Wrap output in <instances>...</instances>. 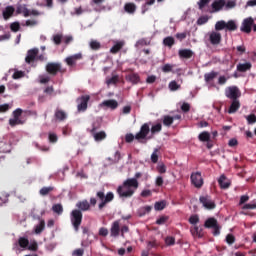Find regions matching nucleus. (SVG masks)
<instances>
[{
  "label": "nucleus",
  "mask_w": 256,
  "mask_h": 256,
  "mask_svg": "<svg viewBox=\"0 0 256 256\" xmlns=\"http://www.w3.org/2000/svg\"><path fill=\"white\" fill-rule=\"evenodd\" d=\"M139 188V182L135 178H128L123 182V185L119 186L117 189V193L120 197H133L135 191Z\"/></svg>",
  "instance_id": "obj_1"
},
{
  "label": "nucleus",
  "mask_w": 256,
  "mask_h": 256,
  "mask_svg": "<svg viewBox=\"0 0 256 256\" xmlns=\"http://www.w3.org/2000/svg\"><path fill=\"white\" fill-rule=\"evenodd\" d=\"M147 135H149V125L144 124L141 127L139 133H137L135 136H133V134H127L126 141H127V143H131V141H133V139H137L138 141H141V139H145V137H147Z\"/></svg>",
  "instance_id": "obj_2"
},
{
  "label": "nucleus",
  "mask_w": 256,
  "mask_h": 256,
  "mask_svg": "<svg viewBox=\"0 0 256 256\" xmlns=\"http://www.w3.org/2000/svg\"><path fill=\"white\" fill-rule=\"evenodd\" d=\"M189 223L192 225V235H194L195 237H203L202 229L197 225V223H199V217L197 215H192L189 218Z\"/></svg>",
  "instance_id": "obj_3"
},
{
  "label": "nucleus",
  "mask_w": 256,
  "mask_h": 256,
  "mask_svg": "<svg viewBox=\"0 0 256 256\" xmlns=\"http://www.w3.org/2000/svg\"><path fill=\"white\" fill-rule=\"evenodd\" d=\"M83 219V214L79 210H73L71 212V223L75 229V231H79V225H81V221Z\"/></svg>",
  "instance_id": "obj_4"
},
{
  "label": "nucleus",
  "mask_w": 256,
  "mask_h": 256,
  "mask_svg": "<svg viewBox=\"0 0 256 256\" xmlns=\"http://www.w3.org/2000/svg\"><path fill=\"white\" fill-rule=\"evenodd\" d=\"M225 95L228 99H233V101H235L241 97V90H239L237 86H230L226 88Z\"/></svg>",
  "instance_id": "obj_5"
},
{
  "label": "nucleus",
  "mask_w": 256,
  "mask_h": 256,
  "mask_svg": "<svg viewBox=\"0 0 256 256\" xmlns=\"http://www.w3.org/2000/svg\"><path fill=\"white\" fill-rule=\"evenodd\" d=\"M204 227H206L207 229H214L213 231V235L217 236L220 234V227L219 224H217V220L215 218H209L208 220H206Z\"/></svg>",
  "instance_id": "obj_6"
},
{
  "label": "nucleus",
  "mask_w": 256,
  "mask_h": 256,
  "mask_svg": "<svg viewBox=\"0 0 256 256\" xmlns=\"http://www.w3.org/2000/svg\"><path fill=\"white\" fill-rule=\"evenodd\" d=\"M97 197H99L101 201V203L99 204V209H103L106 203H110V201H113L114 195L112 192H109L105 196L103 192H98Z\"/></svg>",
  "instance_id": "obj_7"
},
{
  "label": "nucleus",
  "mask_w": 256,
  "mask_h": 256,
  "mask_svg": "<svg viewBox=\"0 0 256 256\" xmlns=\"http://www.w3.org/2000/svg\"><path fill=\"white\" fill-rule=\"evenodd\" d=\"M47 73L49 75H57L59 71H61V64L60 63H55V62H49L46 67H45Z\"/></svg>",
  "instance_id": "obj_8"
},
{
  "label": "nucleus",
  "mask_w": 256,
  "mask_h": 256,
  "mask_svg": "<svg viewBox=\"0 0 256 256\" xmlns=\"http://www.w3.org/2000/svg\"><path fill=\"white\" fill-rule=\"evenodd\" d=\"M191 182L194 187L198 189L203 187V176H201V172H194L191 174Z\"/></svg>",
  "instance_id": "obj_9"
},
{
  "label": "nucleus",
  "mask_w": 256,
  "mask_h": 256,
  "mask_svg": "<svg viewBox=\"0 0 256 256\" xmlns=\"http://www.w3.org/2000/svg\"><path fill=\"white\" fill-rule=\"evenodd\" d=\"M208 37L212 45H219L221 43V33L217 31L209 32Z\"/></svg>",
  "instance_id": "obj_10"
},
{
  "label": "nucleus",
  "mask_w": 256,
  "mask_h": 256,
  "mask_svg": "<svg viewBox=\"0 0 256 256\" xmlns=\"http://www.w3.org/2000/svg\"><path fill=\"white\" fill-rule=\"evenodd\" d=\"M253 26V18L249 17L243 20L241 25V31L244 33H251V27Z\"/></svg>",
  "instance_id": "obj_11"
},
{
  "label": "nucleus",
  "mask_w": 256,
  "mask_h": 256,
  "mask_svg": "<svg viewBox=\"0 0 256 256\" xmlns=\"http://www.w3.org/2000/svg\"><path fill=\"white\" fill-rule=\"evenodd\" d=\"M200 203H202L203 207L206 209H215V202H213L209 196L200 197Z\"/></svg>",
  "instance_id": "obj_12"
},
{
  "label": "nucleus",
  "mask_w": 256,
  "mask_h": 256,
  "mask_svg": "<svg viewBox=\"0 0 256 256\" xmlns=\"http://www.w3.org/2000/svg\"><path fill=\"white\" fill-rule=\"evenodd\" d=\"M103 109H117L119 107V103L116 100H106L103 101L100 105Z\"/></svg>",
  "instance_id": "obj_13"
},
{
  "label": "nucleus",
  "mask_w": 256,
  "mask_h": 256,
  "mask_svg": "<svg viewBox=\"0 0 256 256\" xmlns=\"http://www.w3.org/2000/svg\"><path fill=\"white\" fill-rule=\"evenodd\" d=\"M212 7V13H217L219 11H221V9H223V7H225V0H216L212 3L211 5Z\"/></svg>",
  "instance_id": "obj_14"
},
{
  "label": "nucleus",
  "mask_w": 256,
  "mask_h": 256,
  "mask_svg": "<svg viewBox=\"0 0 256 256\" xmlns=\"http://www.w3.org/2000/svg\"><path fill=\"white\" fill-rule=\"evenodd\" d=\"M120 232H121V226L119 225V221L113 222L110 229L111 237H119Z\"/></svg>",
  "instance_id": "obj_15"
},
{
  "label": "nucleus",
  "mask_w": 256,
  "mask_h": 256,
  "mask_svg": "<svg viewBox=\"0 0 256 256\" xmlns=\"http://www.w3.org/2000/svg\"><path fill=\"white\" fill-rule=\"evenodd\" d=\"M13 13H15V7L7 6L2 12L3 19H5V21L11 19V17H13Z\"/></svg>",
  "instance_id": "obj_16"
},
{
  "label": "nucleus",
  "mask_w": 256,
  "mask_h": 256,
  "mask_svg": "<svg viewBox=\"0 0 256 256\" xmlns=\"http://www.w3.org/2000/svg\"><path fill=\"white\" fill-rule=\"evenodd\" d=\"M36 221L37 223L34 229V233L36 235H40V233H43V231H45V220L37 219Z\"/></svg>",
  "instance_id": "obj_17"
},
{
  "label": "nucleus",
  "mask_w": 256,
  "mask_h": 256,
  "mask_svg": "<svg viewBox=\"0 0 256 256\" xmlns=\"http://www.w3.org/2000/svg\"><path fill=\"white\" fill-rule=\"evenodd\" d=\"M218 183L221 187V189H229L231 186V180L227 179L225 175H221L218 179Z\"/></svg>",
  "instance_id": "obj_18"
},
{
  "label": "nucleus",
  "mask_w": 256,
  "mask_h": 256,
  "mask_svg": "<svg viewBox=\"0 0 256 256\" xmlns=\"http://www.w3.org/2000/svg\"><path fill=\"white\" fill-rule=\"evenodd\" d=\"M16 13L17 15H24V17H29V9H27V6L25 4H17L16 7Z\"/></svg>",
  "instance_id": "obj_19"
},
{
  "label": "nucleus",
  "mask_w": 256,
  "mask_h": 256,
  "mask_svg": "<svg viewBox=\"0 0 256 256\" xmlns=\"http://www.w3.org/2000/svg\"><path fill=\"white\" fill-rule=\"evenodd\" d=\"M87 103H89V96H83L79 99L78 111H85L87 109Z\"/></svg>",
  "instance_id": "obj_20"
},
{
  "label": "nucleus",
  "mask_w": 256,
  "mask_h": 256,
  "mask_svg": "<svg viewBox=\"0 0 256 256\" xmlns=\"http://www.w3.org/2000/svg\"><path fill=\"white\" fill-rule=\"evenodd\" d=\"M81 57H82L81 53H78V54L72 55L70 57H67L65 59V61H66L67 65H69V67H73L75 62L78 61L79 59H81Z\"/></svg>",
  "instance_id": "obj_21"
},
{
  "label": "nucleus",
  "mask_w": 256,
  "mask_h": 256,
  "mask_svg": "<svg viewBox=\"0 0 256 256\" xmlns=\"http://www.w3.org/2000/svg\"><path fill=\"white\" fill-rule=\"evenodd\" d=\"M124 11H126V13H129L130 15H133V13L137 11V6L135 5V3H126L124 5Z\"/></svg>",
  "instance_id": "obj_22"
},
{
  "label": "nucleus",
  "mask_w": 256,
  "mask_h": 256,
  "mask_svg": "<svg viewBox=\"0 0 256 256\" xmlns=\"http://www.w3.org/2000/svg\"><path fill=\"white\" fill-rule=\"evenodd\" d=\"M37 81L41 85H47V83H49V81H51V76L49 74H42V75L38 76Z\"/></svg>",
  "instance_id": "obj_23"
},
{
  "label": "nucleus",
  "mask_w": 256,
  "mask_h": 256,
  "mask_svg": "<svg viewBox=\"0 0 256 256\" xmlns=\"http://www.w3.org/2000/svg\"><path fill=\"white\" fill-rule=\"evenodd\" d=\"M239 107H241V103H239V100H233L228 110V113L233 114L237 112L239 110Z\"/></svg>",
  "instance_id": "obj_24"
},
{
  "label": "nucleus",
  "mask_w": 256,
  "mask_h": 256,
  "mask_svg": "<svg viewBox=\"0 0 256 256\" xmlns=\"http://www.w3.org/2000/svg\"><path fill=\"white\" fill-rule=\"evenodd\" d=\"M33 55H34V61H35V59L38 60V61H47V55L40 54L39 49H34L33 50Z\"/></svg>",
  "instance_id": "obj_25"
},
{
  "label": "nucleus",
  "mask_w": 256,
  "mask_h": 256,
  "mask_svg": "<svg viewBox=\"0 0 256 256\" xmlns=\"http://www.w3.org/2000/svg\"><path fill=\"white\" fill-rule=\"evenodd\" d=\"M123 45H125V42L123 41L116 42L115 45L110 49V53H118V51L123 49Z\"/></svg>",
  "instance_id": "obj_26"
},
{
  "label": "nucleus",
  "mask_w": 256,
  "mask_h": 256,
  "mask_svg": "<svg viewBox=\"0 0 256 256\" xmlns=\"http://www.w3.org/2000/svg\"><path fill=\"white\" fill-rule=\"evenodd\" d=\"M55 117L58 121H65V119L67 118V112L63 110H57L55 112Z\"/></svg>",
  "instance_id": "obj_27"
},
{
  "label": "nucleus",
  "mask_w": 256,
  "mask_h": 256,
  "mask_svg": "<svg viewBox=\"0 0 256 256\" xmlns=\"http://www.w3.org/2000/svg\"><path fill=\"white\" fill-rule=\"evenodd\" d=\"M18 245L22 249H27V247H29V239H27L26 237H20L18 239Z\"/></svg>",
  "instance_id": "obj_28"
},
{
  "label": "nucleus",
  "mask_w": 256,
  "mask_h": 256,
  "mask_svg": "<svg viewBox=\"0 0 256 256\" xmlns=\"http://www.w3.org/2000/svg\"><path fill=\"white\" fill-rule=\"evenodd\" d=\"M237 69L238 71L245 73V71H249V69H251V63L246 62V63L238 64Z\"/></svg>",
  "instance_id": "obj_29"
},
{
  "label": "nucleus",
  "mask_w": 256,
  "mask_h": 256,
  "mask_svg": "<svg viewBox=\"0 0 256 256\" xmlns=\"http://www.w3.org/2000/svg\"><path fill=\"white\" fill-rule=\"evenodd\" d=\"M180 57H183L184 59H190V57L193 56V52L189 49H183L179 51Z\"/></svg>",
  "instance_id": "obj_30"
},
{
  "label": "nucleus",
  "mask_w": 256,
  "mask_h": 256,
  "mask_svg": "<svg viewBox=\"0 0 256 256\" xmlns=\"http://www.w3.org/2000/svg\"><path fill=\"white\" fill-rule=\"evenodd\" d=\"M95 141H103V139L107 138V134L104 131L96 132L93 134Z\"/></svg>",
  "instance_id": "obj_31"
},
{
  "label": "nucleus",
  "mask_w": 256,
  "mask_h": 256,
  "mask_svg": "<svg viewBox=\"0 0 256 256\" xmlns=\"http://www.w3.org/2000/svg\"><path fill=\"white\" fill-rule=\"evenodd\" d=\"M76 207L78 208V209H80L81 211H87V210H89V202H87V201H82V202H78L77 204H76Z\"/></svg>",
  "instance_id": "obj_32"
},
{
  "label": "nucleus",
  "mask_w": 256,
  "mask_h": 256,
  "mask_svg": "<svg viewBox=\"0 0 256 256\" xmlns=\"http://www.w3.org/2000/svg\"><path fill=\"white\" fill-rule=\"evenodd\" d=\"M163 44L166 46V47H173V45H175V38L174 37H166L164 38L163 40Z\"/></svg>",
  "instance_id": "obj_33"
},
{
  "label": "nucleus",
  "mask_w": 256,
  "mask_h": 256,
  "mask_svg": "<svg viewBox=\"0 0 256 256\" xmlns=\"http://www.w3.org/2000/svg\"><path fill=\"white\" fill-rule=\"evenodd\" d=\"M199 141H209L211 139V134L207 131H204L198 136Z\"/></svg>",
  "instance_id": "obj_34"
},
{
  "label": "nucleus",
  "mask_w": 256,
  "mask_h": 256,
  "mask_svg": "<svg viewBox=\"0 0 256 256\" xmlns=\"http://www.w3.org/2000/svg\"><path fill=\"white\" fill-rule=\"evenodd\" d=\"M226 27H227V22L223 20H220L215 24L216 31H223V29H226Z\"/></svg>",
  "instance_id": "obj_35"
},
{
  "label": "nucleus",
  "mask_w": 256,
  "mask_h": 256,
  "mask_svg": "<svg viewBox=\"0 0 256 256\" xmlns=\"http://www.w3.org/2000/svg\"><path fill=\"white\" fill-rule=\"evenodd\" d=\"M89 46L94 51H97V49H101V43L99 41H97V40H91L89 42Z\"/></svg>",
  "instance_id": "obj_36"
},
{
  "label": "nucleus",
  "mask_w": 256,
  "mask_h": 256,
  "mask_svg": "<svg viewBox=\"0 0 256 256\" xmlns=\"http://www.w3.org/2000/svg\"><path fill=\"white\" fill-rule=\"evenodd\" d=\"M226 29H228V31H235L237 29V24L234 20H230L226 22Z\"/></svg>",
  "instance_id": "obj_37"
},
{
  "label": "nucleus",
  "mask_w": 256,
  "mask_h": 256,
  "mask_svg": "<svg viewBox=\"0 0 256 256\" xmlns=\"http://www.w3.org/2000/svg\"><path fill=\"white\" fill-rule=\"evenodd\" d=\"M127 81H130V83H139V76L137 74H130L126 76Z\"/></svg>",
  "instance_id": "obj_38"
},
{
  "label": "nucleus",
  "mask_w": 256,
  "mask_h": 256,
  "mask_svg": "<svg viewBox=\"0 0 256 256\" xmlns=\"http://www.w3.org/2000/svg\"><path fill=\"white\" fill-rule=\"evenodd\" d=\"M224 7L226 9H235V7H237V1L236 0H229L228 2H225Z\"/></svg>",
  "instance_id": "obj_39"
},
{
  "label": "nucleus",
  "mask_w": 256,
  "mask_h": 256,
  "mask_svg": "<svg viewBox=\"0 0 256 256\" xmlns=\"http://www.w3.org/2000/svg\"><path fill=\"white\" fill-rule=\"evenodd\" d=\"M167 203H165V201H161V202H156L154 205V208L156 211H163V209H165Z\"/></svg>",
  "instance_id": "obj_40"
},
{
  "label": "nucleus",
  "mask_w": 256,
  "mask_h": 256,
  "mask_svg": "<svg viewBox=\"0 0 256 256\" xmlns=\"http://www.w3.org/2000/svg\"><path fill=\"white\" fill-rule=\"evenodd\" d=\"M216 76H217L216 72H210L204 75V79L207 83H209V81H213V79H215Z\"/></svg>",
  "instance_id": "obj_41"
},
{
  "label": "nucleus",
  "mask_w": 256,
  "mask_h": 256,
  "mask_svg": "<svg viewBox=\"0 0 256 256\" xmlns=\"http://www.w3.org/2000/svg\"><path fill=\"white\" fill-rule=\"evenodd\" d=\"M151 206L143 207L139 210L140 217H143V215H147L148 213H151Z\"/></svg>",
  "instance_id": "obj_42"
},
{
  "label": "nucleus",
  "mask_w": 256,
  "mask_h": 256,
  "mask_svg": "<svg viewBox=\"0 0 256 256\" xmlns=\"http://www.w3.org/2000/svg\"><path fill=\"white\" fill-rule=\"evenodd\" d=\"M21 119H19V118H11L10 120H9V125H10V127H15V126H17V125H21Z\"/></svg>",
  "instance_id": "obj_43"
},
{
  "label": "nucleus",
  "mask_w": 256,
  "mask_h": 256,
  "mask_svg": "<svg viewBox=\"0 0 256 256\" xmlns=\"http://www.w3.org/2000/svg\"><path fill=\"white\" fill-rule=\"evenodd\" d=\"M52 210L54 211V213L61 215V213H63V206L61 204H56L52 207Z\"/></svg>",
  "instance_id": "obj_44"
},
{
  "label": "nucleus",
  "mask_w": 256,
  "mask_h": 256,
  "mask_svg": "<svg viewBox=\"0 0 256 256\" xmlns=\"http://www.w3.org/2000/svg\"><path fill=\"white\" fill-rule=\"evenodd\" d=\"M10 29H11V31H13V33H17V31H19V29H21V24H19V22H13L10 25Z\"/></svg>",
  "instance_id": "obj_45"
},
{
  "label": "nucleus",
  "mask_w": 256,
  "mask_h": 256,
  "mask_svg": "<svg viewBox=\"0 0 256 256\" xmlns=\"http://www.w3.org/2000/svg\"><path fill=\"white\" fill-rule=\"evenodd\" d=\"M175 118L171 117V116H165L163 119V124L166 125V127H169V125L173 124V120Z\"/></svg>",
  "instance_id": "obj_46"
},
{
  "label": "nucleus",
  "mask_w": 256,
  "mask_h": 256,
  "mask_svg": "<svg viewBox=\"0 0 256 256\" xmlns=\"http://www.w3.org/2000/svg\"><path fill=\"white\" fill-rule=\"evenodd\" d=\"M157 171H158V173L163 175L164 173H167V166H165V164H163V163H160L157 166Z\"/></svg>",
  "instance_id": "obj_47"
},
{
  "label": "nucleus",
  "mask_w": 256,
  "mask_h": 256,
  "mask_svg": "<svg viewBox=\"0 0 256 256\" xmlns=\"http://www.w3.org/2000/svg\"><path fill=\"white\" fill-rule=\"evenodd\" d=\"M48 140L50 143H57V141H59V137H57V134L55 133H49Z\"/></svg>",
  "instance_id": "obj_48"
},
{
  "label": "nucleus",
  "mask_w": 256,
  "mask_h": 256,
  "mask_svg": "<svg viewBox=\"0 0 256 256\" xmlns=\"http://www.w3.org/2000/svg\"><path fill=\"white\" fill-rule=\"evenodd\" d=\"M26 63H33V49L28 50L27 56L25 58Z\"/></svg>",
  "instance_id": "obj_49"
},
{
  "label": "nucleus",
  "mask_w": 256,
  "mask_h": 256,
  "mask_svg": "<svg viewBox=\"0 0 256 256\" xmlns=\"http://www.w3.org/2000/svg\"><path fill=\"white\" fill-rule=\"evenodd\" d=\"M51 191H53V187H44L40 189V195H49V193H51Z\"/></svg>",
  "instance_id": "obj_50"
},
{
  "label": "nucleus",
  "mask_w": 256,
  "mask_h": 256,
  "mask_svg": "<svg viewBox=\"0 0 256 256\" xmlns=\"http://www.w3.org/2000/svg\"><path fill=\"white\" fill-rule=\"evenodd\" d=\"M23 115V110L21 108H17L16 110L13 111V117L15 119H19Z\"/></svg>",
  "instance_id": "obj_51"
},
{
  "label": "nucleus",
  "mask_w": 256,
  "mask_h": 256,
  "mask_svg": "<svg viewBox=\"0 0 256 256\" xmlns=\"http://www.w3.org/2000/svg\"><path fill=\"white\" fill-rule=\"evenodd\" d=\"M165 243L168 246L175 245V238L173 236H168L165 239Z\"/></svg>",
  "instance_id": "obj_52"
},
{
  "label": "nucleus",
  "mask_w": 256,
  "mask_h": 256,
  "mask_svg": "<svg viewBox=\"0 0 256 256\" xmlns=\"http://www.w3.org/2000/svg\"><path fill=\"white\" fill-rule=\"evenodd\" d=\"M209 21V17L207 16H202L197 20V25H205Z\"/></svg>",
  "instance_id": "obj_53"
},
{
  "label": "nucleus",
  "mask_w": 256,
  "mask_h": 256,
  "mask_svg": "<svg viewBox=\"0 0 256 256\" xmlns=\"http://www.w3.org/2000/svg\"><path fill=\"white\" fill-rule=\"evenodd\" d=\"M169 89L170 91H177V89H179V84H177L175 81H172L169 83Z\"/></svg>",
  "instance_id": "obj_54"
},
{
  "label": "nucleus",
  "mask_w": 256,
  "mask_h": 256,
  "mask_svg": "<svg viewBox=\"0 0 256 256\" xmlns=\"http://www.w3.org/2000/svg\"><path fill=\"white\" fill-rule=\"evenodd\" d=\"M10 108H11V105L2 104L0 105V113H7V111H9Z\"/></svg>",
  "instance_id": "obj_55"
},
{
  "label": "nucleus",
  "mask_w": 256,
  "mask_h": 256,
  "mask_svg": "<svg viewBox=\"0 0 256 256\" xmlns=\"http://www.w3.org/2000/svg\"><path fill=\"white\" fill-rule=\"evenodd\" d=\"M226 242L228 243V245H233V243H235V236L228 234L226 236Z\"/></svg>",
  "instance_id": "obj_56"
},
{
  "label": "nucleus",
  "mask_w": 256,
  "mask_h": 256,
  "mask_svg": "<svg viewBox=\"0 0 256 256\" xmlns=\"http://www.w3.org/2000/svg\"><path fill=\"white\" fill-rule=\"evenodd\" d=\"M99 235L101 237H107V235H109V230L107 228H100L99 229Z\"/></svg>",
  "instance_id": "obj_57"
},
{
  "label": "nucleus",
  "mask_w": 256,
  "mask_h": 256,
  "mask_svg": "<svg viewBox=\"0 0 256 256\" xmlns=\"http://www.w3.org/2000/svg\"><path fill=\"white\" fill-rule=\"evenodd\" d=\"M159 131H161V124H156L154 126H152L151 128V133H159Z\"/></svg>",
  "instance_id": "obj_58"
},
{
  "label": "nucleus",
  "mask_w": 256,
  "mask_h": 256,
  "mask_svg": "<svg viewBox=\"0 0 256 256\" xmlns=\"http://www.w3.org/2000/svg\"><path fill=\"white\" fill-rule=\"evenodd\" d=\"M164 183V180H163V177L162 176H157L156 179H155V184L158 186V187H161Z\"/></svg>",
  "instance_id": "obj_59"
},
{
  "label": "nucleus",
  "mask_w": 256,
  "mask_h": 256,
  "mask_svg": "<svg viewBox=\"0 0 256 256\" xmlns=\"http://www.w3.org/2000/svg\"><path fill=\"white\" fill-rule=\"evenodd\" d=\"M151 161L153 163H157L159 161V155H157V149L151 155Z\"/></svg>",
  "instance_id": "obj_60"
},
{
  "label": "nucleus",
  "mask_w": 256,
  "mask_h": 256,
  "mask_svg": "<svg viewBox=\"0 0 256 256\" xmlns=\"http://www.w3.org/2000/svg\"><path fill=\"white\" fill-rule=\"evenodd\" d=\"M211 0H200L198 2V7L199 9H203V7H205V5H208V3L210 2Z\"/></svg>",
  "instance_id": "obj_61"
},
{
  "label": "nucleus",
  "mask_w": 256,
  "mask_h": 256,
  "mask_svg": "<svg viewBox=\"0 0 256 256\" xmlns=\"http://www.w3.org/2000/svg\"><path fill=\"white\" fill-rule=\"evenodd\" d=\"M84 250L81 248H78L76 250L73 251L72 255L73 256H83Z\"/></svg>",
  "instance_id": "obj_62"
},
{
  "label": "nucleus",
  "mask_w": 256,
  "mask_h": 256,
  "mask_svg": "<svg viewBox=\"0 0 256 256\" xmlns=\"http://www.w3.org/2000/svg\"><path fill=\"white\" fill-rule=\"evenodd\" d=\"M238 144L239 142L235 138L230 139L228 142L229 147H237Z\"/></svg>",
  "instance_id": "obj_63"
},
{
  "label": "nucleus",
  "mask_w": 256,
  "mask_h": 256,
  "mask_svg": "<svg viewBox=\"0 0 256 256\" xmlns=\"http://www.w3.org/2000/svg\"><path fill=\"white\" fill-rule=\"evenodd\" d=\"M248 123L253 124L256 123V116L255 115H249L246 117Z\"/></svg>",
  "instance_id": "obj_64"
}]
</instances>
